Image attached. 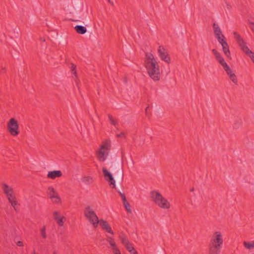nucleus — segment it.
Here are the masks:
<instances>
[{"label": "nucleus", "instance_id": "1", "mask_svg": "<svg viewBox=\"0 0 254 254\" xmlns=\"http://www.w3.org/2000/svg\"><path fill=\"white\" fill-rule=\"evenodd\" d=\"M144 66L148 75L154 81L160 80L161 73L159 65L153 55L150 53H146L145 54Z\"/></svg>", "mask_w": 254, "mask_h": 254}, {"label": "nucleus", "instance_id": "2", "mask_svg": "<svg viewBox=\"0 0 254 254\" xmlns=\"http://www.w3.org/2000/svg\"><path fill=\"white\" fill-rule=\"evenodd\" d=\"M223 243V238L221 233L220 231L214 232L208 244V254H220Z\"/></svg>", "mask_w": 254, "mask_h": 254}, {"label": "nucleus", "instance_id": "3", "mask_svg": "<svg viewBox=\"0 0 254 254\" xmlns=\"http://www.w3.org/2000/svg\"><path fill=\"white\" fill-rule=\"evenodd\" d=\"M111 147L110 140L106 139L103 141L99 150L96 152V157L99 161L104 162L106 160L109 155Z\"/></svg>", "mask_w": 254, "mask_h": 254}, {"label": "nucleus", "instance_id": "4", "mask_svg": "<svg viewBox=\"0 0 254 254\" xmlns=\"http://www.w3.org/2000/svg\"><path fill=\"white\" fill-rule=\"evenodd\" d=\"M150 197L155 204L160 207L163 209H168L170 207L169 202L158 191L155 190L151 191Z\"/></svg>", "mask_w": 254, "mask_h": 254}, {"label": "nucleus", "instance_id": "5", "mask_svg": "<svg viewBox=\"0 0 254 254\" xmlns=\"http://www.w3.org/2000/svg\"><path fill=\"white\" fill-rule=\"evenodd\" d=\"M112 171L115 176L118 186H122L124 177L123 162H121L119 164L114 163L112 167Z\"/></svg>", "mask_w": 254, "mask_h": 254}, {"label": "nucleus", "instance_id": "6", "mask_svg": "<svg viewBox=\"0 0 254 254\" xmlns=\"http://www.w3.org/2000/svg\"><path fill=\"white\" fill-rule=\"evenodd\" d=\"M233 34L235 39H236L242 51H243V52H244L248 56H249L254 63V53L249 49V48L246 45V43L241 37L240 34H239L237 32H234Z\"/></svg>", "mask_w": 254, "mask_h": 254}, {"label": "nucleus", "instance_id": "7", "mask_svg": "<svg viewBox=\"0 0 254 254\" xmlns=\"http://www.w3.org/2000/svg\"><path fill=\"white\" fill-rule=\"evenodd\" d=\"M84 214L85 217L95 228L98 226L99 218L94 211L91 209L89 206H87L85 207L84 211Z\"/></svg>", "mask_w": 254, "mask_h": 254}, {"label": "nucleus", "instance_id": "8", "mask_svg": "<svg viewBox=\"0 0 254 254\" xmlns=\"http://www.w3.org/2000/svg\"><path fill=\"white\" fill-rule=\"evenodd\" d=\"M7 129L11 135L16 136L19 133V125L14 118H11L7 124Z\"/></svg>", "mask_w": 254, "mask_h": 254}, {"label": "nucleus", "instance_id": "9", "mask_svg": "<svg viewBox=\"0 0 254 254\" xmlns=\"http://www.w3.org/2000/svg\"><path fill=\"white\" fill-rule=\"evenodd\" d=\"M102 171L105 179L109 183L110 186L116 188V182L112 174L105 167L103 168Z\"/></svg>", "mask_w": 254, "mask_h": 254}, {"label": "nucleus", "instance_id": "10", "mask_svg": "<svg viewBox=\"0 0 254 254\" xmlns=\"http://www.w3.org/2000/svg\"><path fill=\"white\" fill-rule=\"evenodd\" d=\"M158 52L160 58L162 61H165L168 64H169L171 62V59L167 52L162 46L159 47Z\"/></svg>", "mask_w": 254, "mask_h": 254}, {"label": "nucleus", "instance_id": "11", "mask_svg": "<svg viewBox=\"0 0 254 254\" xmlns=\"http://www.w3.org/2000/svg\"><path fill=\"white\" fill-rule=\"evenodd\" d=\"M222 45V50L225 55L228 58L231 59V53L229 50V47L227 42L225 39H222L218 41Z\"/></svg>", "mask_w": 254, "mask_h": 254}, {"label": "nucleus", "instance_id": "12", "mask_svg": "<svg viewBox=\"0 0 254 254\" xmlns=\"http://www.w3.org/2000/svg\"><path fill=\"white\" fill-rule=\"evenodd\" d=\"M213 27L214 29V33L217 38L218 41H220L222 39H225L224 36L221 33V30L219 26L215 23L213 24Z\"/></svg>", "mask_w": 254, "mask_h": 254}, {"label": "nucleus", "instance_id": "13", "mask_svg": "<svg viewBox=\"0 0 254 254\" xmlns=\"http://www.w3.org/2000/svg\"><path fill=\"white\" fill-rule=\"evenodd\" d=\"M53 214L54 215V220L57 221L59 226H63L66 220L65 217L64 216L60 217L59 213L57 211L54 212Z\"/></svg>", "mask_w": 254, "mask_h": 254}, {"label": "nucleus", "instance_id": "14", "mask_svg": "<svg viewBox=\"0 0 254 254\" xmlns=\"http://www.w3.org/2000/svg\"><path fill=\"white\" fill-rule=\"evenodd\" d=\"M225 71L226 72L227 74L229 76L230 79L232 80V81L236 85L238 84V79L236 74L233 72L232 70L230 68V67H228V69L227 68L225 69Z\"/></svg>", "mask_w": 254, "mask_h": 254}, {"label": "nucleus", "instance_id": "15", "mask_svg": "<svg viewBox=\"0 0 254 254\" xmlns=\"http://www.w3.org/2000/svg\"><path fill=\"white\" fill-rule=\"evenodd\" d=\"M62 176V173L60 170H54L49 171L47 174V178L55 179L56 178H60Z\"/></svg>", "mask_w": 254, "mask_h": 254}, {"label": "nucleus", "instance_id": "16", "mask_svg": "<svg viewBox=\"0 0 254 254\" xmlns=\"http://www.w3.org/2000/svg\"><path fill=\"white\" fill-rule=\"evenodd\" d=\"M47 196L51 200H53L54 196L58 194V192L56 191L53 187H49L48 188L47 190Z\"/></svg>", "mask_w": 254, "mask_h": 254}, {"label": "nucleus", "instance_id": "17", "mask_svg": "<svg viewBox=\"0 0 254 254\" xmlns=\"http://www.w3.org/2000/svg\"><path fill=\"white\" fill-rule=\"evenodd\" d=\"M1 186L3 192L6 195L14 192L13 189L6 184L2 183Z\"/></svg>", "mask_w": 254, "mask_h": 254}, {"label": "nucleus", "instance_id": "18", "mask_svg": "<svg viewBox=\"0 0 254 254\" xmlns=\"http://www.w3.org/2000/svg\"><path fill=\"white\" fill-rule=\"evenodd\" d=\"M74 29L75 30L76 32L80 34H85L86 31L87 29L85 27L81 25H76L74 27Z\"/></svg>", "mask_w": 254, "mask_h": 254}, {"label": "nucleus", "instance_id": "19", "mask_svg": "<svg viewBox=\"0 0 254 254\" xmlns=\"http://www.w3.org/2000/svg\"><path fill=\"white\" fill-rule=\"evenodd\" d=\"M119 238L121 241V243L125 246V247L128 245V244L130 243L125 234L120 235Z\"/></svg>", "mask_w": 254, "mask_h": 254}, {"label": "nucleus", "instance_id": "20", "mask_svg": "<svg viewBox=\"0 0 254 254\" xmlns=\"http://www.w3.org/2000/svg\"><path fill=\"white\" fill-rule=\"evenodd\" d=\"M119 238L121 241V243L125 246V247L128 245V244L130 243L125 234L120 235Z\"/></svg>", "mask_w": 254, "mask_h": 254}, {"label": "nucleus", "instance_id": "21", "mask_svg": "<svg viewBox=\"0 0 254 254\" xmlns=\"http://www.w3.org/2000/svg\"><path fill=\"white\" fill-rule=\"evenodd\" d=\"M125 247L126 249L130 253V254H137V251L135 250L134 248L133 247L131 243Z\"/></svg>", "mask_w": 254, "mask_h": 254}, {"label": "nucleus", "instance_id": "22", "mask_svg": "<svg viewBox=\"0 0 254 254\" xmlns=\"http://www.w3.org/2000/svg\"><path fill=\"white\" fill-rule=\"evenodd\" d=\"M244 246L248 249H253L254 248V241L251 242H244Z\"/></svg>", "mask_w": 254, "mask_h": 254}, {"label": "nucleus", "instance_id": "23", "mask_svg": "<svg viewBox=\"0 0 254 254\" xmlns=\"http://www.w3.org/2000/svg\"><path fill=\"white\" fill-rule=\"evenodd\" d=\"M212 53L214 55L215 58L217 61L221 60L223 58L221 56L220 54L215 49H212Z\"/></svg>", "mask_w": 254, "mask_h": 254}, {"label": "nucleus", "instance_id": "24", "mask_svg": "<svg viewBox=\"0 0 254 254\" xmlns=\"http://www.w3.org/2000/svg\"><path fill=\"white\" fill-rule=\"evenodd\" d=\"M9 203L11 204V206L13 207L14 209L16 211H18V210H19L18 206H19V204L18 203L16 199H15L13 201H12L11 202H9Z\"/></svg>", "mask_w": 254, "mask_h": 254}, {"label": "nucleus", "instance_id": "25", "mask_svg": "<svg viewBox=\"0 0 254 254\" xmlns=\"http://www.w3.org/2000/svg\"><path fill=\"white\" fill-rule=\"evenodd\" d=\"M98 224H99L100 226L103 229H104L107 226H108V225H109L106 221L103 219H99Z\"/></svg>", "mask_w": 254, "mask_h": 254}, {"label": "nucleus", "instance_id": "26", "mask_svg": "<svg viewBox=\"0 0 254 254\" xmlns=\"http://www.w3.org/2000/svg\"><path fill=\"white\" fill-rule=\"evenodd\" d=\"M108 117L112 125L115 126L118 125L117 121L114 119L111 115L108 114Z\"/></svg>", "mask_w": 254, "mask_h": 254}, {"label": "nucleus", "instance_id": "27", "mask_svg": "<svg viewBox=\"0 0 254 254\" xmlns=\"http://www.w3.org/2000/svg\"><path fill=\"white\" fill-rule=\"evenodd\" d=\"M6 197L9 202L16 199L14 192H13V193H11L10 194L6 195Z\"/></svg>", "mask_w": 254, "mask_h": 254}, {"label": "nucleus", "instance_id": "28", "mask_svg": "<svg viewBox=\"0 0 254 254\" xmlns=\"http://www.w3.org/2000/svg\"><path fill=\"white\" fill-rule=\"evenodd\" d=\"M218 62L222 66L224 69L227 68L228 69L229 65L227 64L225 62L224 59L223 58L220 60H219Z\"/></svg>", "mask_w": 254, "mask_h": 254}, {"label": "nucleus", "instance_id": "29", "mask_svg": "<svg viewBox=\"0 0 254 254\" xmlns=\"http://www.w3.org/2000/svg\"><path fill=\"white\" fill-rule=\"evenodd\" d=\"M107 241L110 244L112 248L113 247H115L116 245H117L114 240L112 237H108L107 238Z\"/></svg>", "mask_w": 254, "mask_h": 254}, {"label": "nucleus", "instance_id": "30", "mask_svg": "<svg viewBox=\"0 0 254 254\" xmlns=\"http://www.w3.org/2000/svg\"><path fill=\"white\" fill-rule=\"evenodd\" d=\"M124 205L126 209V210L129 213L131 212V210L130 207V205L129 203L127 202V200H126L125 201L123 202Z\"/></svg>", "mask_w": 254, "mask_h": 254}, {"label": "nucleus", "instance_id": "31", "mask_svg": "<svg viewBox=\"0 0 254 254\" xmlns=\"http://www.w3.org/2000/svg\"><path fill=\"white\" fill-rule=\"evenodd\" d=\"M55 197L53 198V200H52L53 203H61V199L60 196L58 195V193L56 195Z\"/></svg>", "mask_w": 254, "mask_h": 254}, {"label": "nucleus", "instance_id": "32", "mask_svg": "<svg viewBox=\"0 0 254 254\" xmlns=\"http://www.w3.org/2000/svg\"><path fill=\"white\" fill-rule=\"evenodd\" d=\"M76 66L75 64H74L73 63L71 64V66H70L71 70V71L73 72V74L76 77H77V72L76 71Z\"/></svg>", "mask_w": 254, "mask_h": 254}, {"label": "nucleus", "instance_id": "33", "mask_svg": "<svg viewBox=\"0 0 254 254\" xmlns=\"http://www.w3.org/2000/svg\"><path fill=\"white\" fill-rule=\"evenodd\" d=\"M82 181L86 183L89 182V183H92V178L91 177H84L82 178Z\"/></svg>", "mask_w": 254, "mask_h": 254}, {"label": "nucleus", "instance_id": "34", "mask_svg": "<svg viewBox=\"0 0 254 254\" xmlns=\"http://www.w3.org/2000/svg\"><path fill=\"white\" fill-rule=\"evenodd\" d=\"M113 252L114 254H121V252L120 250L117 247V246L116 245V246L114 247H112Z\"/></svg>", "mask_w": 254, "mask_h": 254}, {"label": "nucleus", "instance_id": "35", "mask_svg": "<svg viewBox=\"0 0 254 254\" xmlns=\"http://www.w3.org/2000/svg\"><path fill=\"white\" fill-rule=\"evenodd\" d=\"M104 230H106V232L112 235L114 234V232L112 230V228L109 225H108V226H107Z\"/></svg>", "mask_w": 254, "mask_h": 254}, {"label": "nucleus", "instance_id": "36", "mask_svg": "<svg viewBox=\"0 0 254 254\" xmlns=\"http://www.w3.org/2000/svg\"><path fill=\"white\" fill-rule=\"evenodd\" d=\"M41 234L42 237L44 239H46L47 238V235L46 234V229L45 226H44L43 228L41 230Z\"/></svg>", "mask_w": 254, "mask_h": 254}, {"label": "nucleus", "instance_id": "37", "mask_svg": "<svg viewBox=\"0 0 254 254\" xmlns=\"http://www.w3.org/2000/svg\"><path fill=\"white\" fill-rule=\"evenodd\" d=\"M119 193L120 194L122 200H123V202L124 201H125L126 200H127V199H126V195L124 193H122L121 191H118Z\"/></svg>", "mask_w": 254, "mask_h": 254}, {"label": "nucleus", "instance_id": "38", "mask_svg": "<svg viewBox=\"0 0 254 254\" xmlns=\"http://www.w3.org/2000/svg\"><path fill=\"white\" fill-rule=\"evenodd\" d=\"M116 136L117 137H126V134L124 132H122L121 133L119 134H117L116 135Z\"/></svg>", "mask_w": 254, "mask_h": 254}, {"label": "nucleus", "instance_id": "39", "mask_svg": "<svg viewBox=\"0 0 254 254\" xmlns=\"http://www.w3.org/2000/svg\"><path fill=\"white\" fill-rule=\"evenodd\" d=\"M16 245L19 247H22L23 246V242L22 241H18L16 243Z\"/></svg>", "mask_w": 254, "mask_h": 254}, {"label": "nucleus", "instance_id": "40", "mask_svg": "<svg viewBox=\"0 0 254 254\" xmlns=\"http://www.w3.org/2000/svg\"><path fill=\"white\" fill-rule=\"evenodd\" d=\"M108 2L110 3L112 6L114 5V2L112 1L111 0H108Z\"/></svg>", "mask_w": 254, "mask_h": 254}, {"label": "nucleus", "instance_id": "41", "mask_svg": "<svg viewBox=\"0 0 254 254\" xmlns=\"http://www.w3.org/2000/svg\"><path fill=\"white\" fill-rule=\"evenodd\" d=\"M39 40L40 41H42V42H45V39L44 38H42V37H40V39H39Z\"/></svg>", "mask_w": 254, "mask_h": 254}, {"label": "nucleus", "instance_id": "42", "mask_svg": "<svg viewBox=\"0 0 254 254\" xmlns=\"http://www.w3.org/2000/svg\"><path fill=\"white\" fill-rule=\"evenodd\" d=\"M149 108V106H147L146 109H145V113H146V114L147 115V111H148V109Z\"/></svg>", "mask_w": 254, "mask_h": 254}, {"label": "nucleus", "instance_id": "43", "mask_svg": "<svg viewBox=\"0 0 254 254\" xmlns=\"http://www.w3.org/2000/svg\"><path fill=\"white\" fill-rule=\"evenodd\" d=\"M240 125V123H239L238 124H236L235 126L234 127H236V128L239 127Z\"/></svg>", "mask_w": 254, "mask_h": 254}, {"label": "nucleus", "instance_id": "44", "mask_svg": "<svg viewBox=\"0 0 254 254\" xmlns=\"http://www.w3.org/2000/svg\"><path fill=\"white\" fill-rule=\"evenodd\" d=\"M1 70L3 71V72H5V70H6V69L5 67H3L1 69Z\"/></svg>", "mask_w": 254, "mask_h": 254}, {"label": "nucleus", "instance_id": "45", "mask_svg": "<svg viewBox=\"0 0 254 254\" xmlns=\"http://www.w3.org/2000/svg\"><path fill=\"white\" fill-rule=\"evenodd\" d=\"M194 188H192L190 190V191H191V192H192V191H194Z\"/></svg>", "mask_w": 254, "mask_h": 254}, {"label": "nucleus", "instance_id": "46", "mask_svg": "<svg viewBox=\"0 0 254 254\" xmlns=\"http://www.w3.org/2000/svg\"><path fill=\"white\" fill-rule=\"evenodd\" d=\"M33 254H38L37 253H36L35 252H33Z\"/></svg>", "mask_w": 254, "mask_h": 254}]
</instances>
